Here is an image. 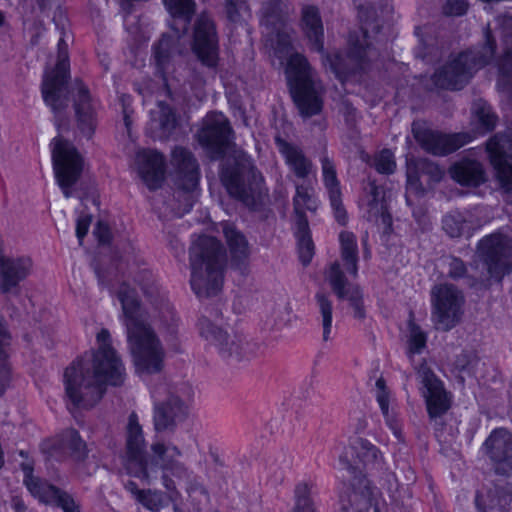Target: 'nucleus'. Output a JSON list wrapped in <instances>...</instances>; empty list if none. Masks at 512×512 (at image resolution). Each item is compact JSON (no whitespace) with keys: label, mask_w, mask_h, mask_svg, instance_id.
Returning <instances> with one entry per match:
<instances>
[{"label":"nucleus","mask_w":512,"mask_h":512,"mask_svg":"<svg viewBox=\"0 0 512 512\" xmlns=\"http://www.w3.org/2000/svg\"><path fill=\"white\" fill-rule=\"evenodd\" d=\"M97 351L74 361L66 368L64 385L66 396L77 408H91L100 401L105 385H121L126 373L122 360L111 346L107 329L96 336Z\"/></svg>","instance_id":"obj_1"},{"label":"nucleus","mask_w":512,"mask_h":512,"mask_svg":"<svg viewBox=\"0 0 512 512\" xmlns=\"http://www.w3.org/2000/svg\"><path fill=\"white\" fill-rule=\"evenodd\" d=\"M69 60L66 49L59 43L58 61L55 68L44 75L41 92L43 100L55 115L64 111L69 104L68 94L73 95L77 126L80 132L90 138L98 123L99 103L81 80H75L71 90L68 88Z\"/></svg>","instance_id":"obj_2"},{"label":"nucleus","mask_w":512,"mask_h":512,"mask_svg":"<svg viewBox=\"0 0 512 512\" xmlns=\"http://www.w3.org/2000/svg\"><path fill=\"white\" fill-rule=\"evenodd\" d=\"M122 305L127 342L136 372L139 375L159 373L164 367L165 350L153 329L145 323L134 289L123 284L118 291Z\"/></svg>","instance_id":"obj_3"},{"label":"nucleus","mask_w":512,"mask_h":512,"mask_svg":"<svg viewBox=\"0 0 512 512\" xmlns=\"http://www.w3.org/2000/svg\"><path fill=\"white\" fill-rule=\"evenodd\" d=\"M225 252L214 237L201 236L190 248L192 290L199 298L216 295L223 285Z\"/></svg>","instance_id":"obj_4"},{"label":"nucleus","mask_w":512,"mask_h":512,"mask_svg":"<svg viewBox=\"0 0 512 512\" xmlns=\"http://www.w3.org/2000/svg\"><path fill=\"white\" fill-rule=\"evenodd\" d=\"M285 74L292 99L304 118L317 115L323 107V85L307 58L298 52L287 57Z\"/></svg>","instance_id":"obj_5"},{"label":"nucleus","mask_w":512,"mask_h":512,"mask_svg":"<svg viewBox=\"0 0 512 512\" xmlns=\"http://www.w3.org/2000/svg\"><path fill=\"white\" fill-rule=\"evenodd\" d=\"M486 45L482 54L469 51L459 54L437 70L433 76L436 87L458 90L463 88L473 73L489 62L495 53V43L489 29L485 32Z\"/></svg>","instance_id":"obj_6"},{"label":"nucleus","mask_w":512,"mask_h":512,"mask_svg":"<svg viewBox=\"0 0 512 512\" xmlns=\"http://www.w3.org/2000/svg\"><path fill=\"white\" fill-rule=\"evenodd\" d=\"M476 257L487 273L477 282L480 287L488 289L492 281L501 283L512 272V238L500 232L483 237L477 244Z\"/></svg>","instance_id":"obj_7"},{"label":"nucleus","mask_w":512,"mask_h":512,"mask_svg":"<svg viewBox=\"0 0 512 512\" xmlns=\"http://www.w3.org/2000/svg\"><path fill=\"white\" fill-rule=\"evenodd\" d=\"M193 389L181 384L165 389V397L160 392L154 393L153 425L157 432L173 431L189 414V406L193 399Z\"/></svg>","instance_id":"obj_8"},{"label":"nucleus","mask_w":512,"mask_h":512,"mask_svg":"<svg viewBox=\"0 0 512 512\" xmlns=\"http://www.w3.org/2000/svg\"><path fill=\"white\" fill-rule=\"evenodd\" d=\"M221 181L228 193L253 207L266 194L267 189L262 174L247 160L238 161L235 167H224Z\"/></svg>","instance_id":"obj_9"},{"label":"nucleus","mask_w":512,"mask_h":512,"mask_svg":"<svg viewBox=\"0 0 512 512\" xmlns=\"http://www.w3.org/2000/svg\"><path fill=\"white\" fill-rule=\"evenodd\" d=\"M262 25L266 28L267 45L274 55L283 58L292 50L288 9L280 0H269L262 8Z\"/></svg>","instance_id":"obj_10"},{"label":"nucleus","mask_w":512,"mask_h":512,"mask_svg":"<svg viewBox=\"0 0 512 512\" xmlns=\"http://www.w3.org/2000/svg\"><path fill=\"white\" fill-rule=\"evenodd\" d=\"M199 331L200 335L209 344L215 346L219 354L225 359L249 360L256 354L257 347L255 344L248 342L241 335H229L207 318H202L199 321Z\"/></svg>","instance_id":"obj_11"},{"label":"nucleus","mask_w":512,"mask_h":512,"mask_svg":"<svg viewBox=\"0 0 512 512\" xmlns=\"http://www.w3.org/2000/svg\"><path fill=\"white\" fill-rule=\"evenodd\" d=\"M55 176L66 198L71 197V187L78 181L83 161L76 148L61 137L51 142Z\"/></svg>","instance_id":"obj_12"},{"label":"nucleus","mask_w":512,"mask_h":512,"mask_svg":"<svg viewBox=\"0 0 512 512\" xmlns=\"http://www.w3.org/2000/svg\"><path fill=\"white\" fill-rule=\"evenodd\" d=\"M145 448L142 426L137 414L133 412L126 425L124 465L128 474L149 484L152 467L145 457Z\"/></svg>","instance_id":"obj_13"},{"label":"nucleus","mask_w":512,"mask_h":512,"mask_svg":"<svg viewBox=\"0 0 512 512\" xmlns=\"http://www.w3.org/2000/svg\"><path fill=\"white\" fill-rule=\"evenodd\" d=\"M432 320L439 330L452 329L462 316L464 296L451 284L436 285L431 291Z\"/></svg>","instance_id":"obj_14"},{"label":"nucleus","mask_w":512,"mask_h":512,"mask_svg":"<svg viewBox=\"0 0 512 512\" xmlns=\"http://www.w3.org/2000/svg\"><path fill=\"white\" fill-rule=\"evenodd\" d=\"M151 451L154 455L156 463L149 461V465L152 467L150 471V479L152 473H156L157 466L162 470V484L167 491L176 493V483L173 478L177 480L188 479L191 475V471L188 467L181 462L179 459L182 457V451L172 443H164L157 441L152 443Z\"/></svg>","instance_id":"obj_15"},{"label":"nucleus","mask_w":512,"mask_h":512,"mask_svg":"<svg viewBox=\"0 0 512 512\" xmlns=\"http://www.w3.org/2000/svg\"><path fill=\"white\" fill-rule=\"evenodd\" d=\"M151 451L154 455L156 463L149 461V465L152 467L150 471V479L152 473H156L157 466L162 470V484L167 491L176 493V483L173 478L177 480L188 479L191 475V471L188 467L181 462L179 459L182 457V451L172 443H164L157 441L152 443Z\"/></svg>","instance_id":"obj_16"},{"label":"nucleus","mask_w":512,"mask_h":512,"mask_svg":"<svg viewBox=\"0 0 512 512\" xmlns=\"http://www.w3.org/2000/svg\"><path fill=\"white\" fill-rule=\"evenodd\" d=\"M350 52L344 57L340 53L327 55L323 60L325 67L329 66L331 71L342 82L346 81L348 75L357 69H364L366 61L376 55L375 50L370 46L367 41L366 30L362 31V41L354 40L350 35L349 38Z\"/></svg>","instance_id":"obj_17"},{"label":"nucleus","mask_w":512,"mask_h":512,"mask_svg":"<svg viewBox=\"0 0 512 512\" xmlns=\"http://www.w3.org/2000/svg\"><path fill=\"white\" fill-rule=\"evenodd\" d=\"M232 129L226 116L212 112L202 120L197 133L199 144L215 156H221L230 142Z\"/></svg>","instance_id":"obj_18"},{"label":"nucleus","mask_w":512,"mask_h":512,"mask_svg":"<svg viewBox=\"0 0 512 512\" xmlns=\"http://www.w3.org/2000/svg\"><path fill=\"white\" fill-rule=\"evenodd\" d=\"M490 162L496 170L497 179L503 189L512 192V137L498 134L487 142Z\"/></svg>","instance_id":"obj_19"},{"label":"nucleus","mask_w":512,"mask_h":512,"mask_svg":"<svg viewBox=\"0 0 512 512\" xmlns=\"http://www.w3.org/2000/svg\"><path fill=\"white\" fill-rule=\"evenodd\" d=\"M193 51L201 63L214 68L219 60L218 38L210 17L201 14L195 24Z\"/></svg>","instance_id":"obj_20"},{"label":"nucleus","mask_w":512,"mask_h":512,"mask_svg":"<svg viewBox=\"0 0 512 512\" xmlns=\"http://www.w3.org/2000/svg\"><path fill=\"white\" fill-rule=\"evenodd\" d=\"M418 375L424 387L422 395L425 398L430 418L440 417L446 413L451 406V399L444 389L442 381L425 366H422L418 370Z\"/></svg>","instance_id":"obj_21"},{"label":"nucleus","mask_w":512,"mask_h":512,"mask_svg":"<svg viewBox=\"0 0 512 512\" xmlns=\"http://www.w3.org/2000/svg\"><path fill=\"white\" fill-rule=\"evenodd\" d=\"M413 132L424 150L439 156L452 153L471 141L470 135L466 133L443 134L438 131L415 128Z\"/></svg>","instance_id":"obj_22"},{"label":"nucleus","mask_w":512,"mask_h":512,"mask_svg":"<svg viewBox=\"0 0 512 512\" xmlns=\"http://www.w3.org/2000/svg\"><path fill=\"white\" fill-rule=\"evenodd\" d=\"M172 165L177 170V183L181 190L190 193L187 196L189 211L192 207V193L196 190L199 182V168L192 153L183 148L176 147L172 151Z\"/></svg>","instance_id":"obj_23"},{"label":"nucleus","mask_w":512,"mask_h":512,"mask_svg":"<svg viewBox=\"0 0 512 512\" xmlns=\"http://www.w3.org/2000/svg\"><path fill=\"white\" fill-rule=\"evenodd\" d=\"M486 454L498 474L512 472V434L506 429H495L484 443Z\"/></svg>","instance_id":"obj_24"},{"label":"nucleus","mask_w":512,"mask_h":512,"mask_svg":"<svg viewBox=\"0 0 512 512\" xmlns=\"http://www.w3.org/2000/svg\"><path fill=\"white\" fill-rule=\"evenodd\" d=\"M340 461L347 468L363 466L368 469H378L383 464V455L380 450L363 438L353 440L340 455Z\"/></svg>","instance_id":"obj_25"},{"label":"nucleus","mask_w":512,"mask_h":512,"mask_svg":"<svg viewBox=\"0 0 512 512\" xmlns=\"http://www.w3.org/2000/svg\"><path fill=\"white\" fill-rule=\"evenodd\" d=\"M360 207L368 221L384 228L392 225L391 215L388 212L384 190L374 181L368 183L365 193L360 200Z\"/></svg>","instance_id":"obj_26"},{"label":"nucleus","mask_w":512,"mask_h":512,"mask_svg":"<svg viewBox=\"0 0 512 512\" xmlns=\"http://www.w3.org/2000/svg\"><path fill=\"white\" fill-rule=\"evenodd\" d=\"M135 166L139 176L149 189H156L161 185L165 174L162 154L155 150H140L135 156Z\"/></svg>","instance_id":"obj_27"},{"label":"nucleus","mask_w":512,"mask_h":512,"mask_svg":"<svg viewBox=\"0 0 512 512\" xmlns=\"http://www.w3.org/2000/svg\"><path fill=\"white\" fill-rule=\"evenodd\" d=\"M326 279L339 299L349 300L354 309V316L363 318L365 313L362 304V294L357 286L350 285L347 282L338 262L331 264L326 273Z\"/></svg>","instance_id":"obj_28"},{"label":"nucleus","mask_w":512,"mask_h":512,"mask_svg":"<svg viewBox=\"0 0 512 512\" xmlns=\"http://www.w3.org/2000/svg\"><path fill=\"white\" fill-rule=\"evenodd\" d=\"M275 143L286 166L294 177L305 181L311 174H313V163L299 146L280 137L275 138Z\"/></svg>","instance_id":"obj_29"},{"label":"nucleus","mask_w":512,"mask_h":512,"mask_svg":"<svg viewBox=\"0 0 512 512\" xmlns=\"http://www.w3.org/2000/svg\"><path fill=\"white\" fill-rule=\"evenodd\" d=\"M320 163L323 182L328 191L335 219L339 224L344 225L347 222V213L342 203V193L334 162L329 158L327 153H323L320 158Z\"/></svg>","instance_id":"obj_30"},{"label":"nucleus","mask_w":512,"mask_h":512,"mask_svg":"<svg viewBox=\"0 0 512 512\" xmlns=\"http://www.w3.org/2000/svg\"><path fill=\"white\" fill-rule=\"evenodd\" d=\"M176 117L172 109L159 102L157 107L151 111V119L148 129L154 138L167 139L176 128Z\"/></svg>","instance_id":"obj_31"},{"label":"nucleus","mask_w":512,"mask_h":512,"mask_svg":"<svg viewBox=\"0 0 512 512\" xmlns=\"http://www.w3.org/2000/svg\"><path fill=\"white\" fill-rule=\"evenodd\" d=\"M451 177L463 186L477 187L486 181L483 166L473 160H462L449 169Z\"/></svg>","instance_id":"obj_32"},{"label":"nucleus","mask_w":512,"mask_h":512,"mask_svg":"<svg viewBox=\"0 0 512 512\" xmlns=\"http://www.w3.org/2000/svg\"><path fill=\"white\" fill-rule=\"evenodd\" d=\"M476 505L480 512H512V492L504 487L477 495Z\"/></svg>","instance_id":"obj_33"},{"label":"nucleus","mask_w":512,"mask_h":512,"mask_svg":"<svg viewBox=\"0 0 512 512\" xmlns=\"http://www.w3.org/2000/svg\"><path fill=\"white\" fill-rule=\"evenodd\" d=\"M24 472V485L31 495L45 504H52L57 496L59 488L47 483L32 473V467L28 464L22 466Z\"/></svg>","instance_id":"obj_34"},{"label":"nucleus","mask_w":512,"mask_h":512,"mask_svg":"<svg viewBox=\"0 0 512 512\" xmlns=\"http://www.w3.org/2000/svg\"><path fill=\"white\" fill-rule=\"evenodd\" d=\"M302 28L313 45L318 51H323V25L319 11L314 6H306L302 10Z\"/></svg>","instance_id":"obj_35"},{"label":"nucleus","mask_w":512,"mask_h":512,"mask_svg":"<svg viewBox=\"0 0 512 512\" xmlns=\"http://www.w3.org/2000/svg\"><path fill=\"white\" fill-rule=\"evenodd\" d=\"M375 386V397L386 420V424L390 427L395 437L401 441L402 426L394 410L390 409V392L386 388L385 380L383 378L377 379Z\"/></svg>","instance_id":"obj_36"},{"label":"nucleus","mask_w":512,"mask_h":512,"mask_svg":"<svg viewBox=\"0 0 512 512\" xmlns=\"http://www.w3.org/2000/svg\"><path fill=\"white\" fill-rule=\"evenodd\" d=\"M341 260L348 274L357 277L358 274V245L356 236L348 231L339 235Z\"/></svg>","instance_id":"obj_37"},{"label":"nucleus","mask_w":512,"mask_h":512,"mask_svg":"<svg viewBox=\"0 0 512 512\" xmlns=\"http://www.w3.org/2000/svg\"><path fill=\"white\" fill-rule=\"evenodd\" d=\"M497 22L501 27V33L504 38L505 44L512 43V16H500L497 18ZM512 69V48H507L503 59L499 65V71L501 73V79L499 80V88L503 91L506 90L504 81H509L508 74Z\"/></svg>","instance_id":"obj_38"},{"label":"nucleus","mask_w":512,"mask_h":512,"mask_svg":"<svg viewBox=\"0 0 512 512\" xmlns=\"http://www.w3.org/2000/svg\"><path fill=\"white\" fill-rule=\"evenodd\" d=\"M222 227L232 258L239 262L246 260L250 248L245 236L231 223H224Z\"/></svg>","instance_id":"obj_39"},{"label":"nucleus","mask_w":512,"mask_h":512,"mask_svg":"<svg viewBox=\"0 0 512 512\" xmlns=\"http://www.w3.org/2000/svg\"><path fill=\"white\" fill-rule=\"evenodd\" d=\"M296 193L293 197L294 212L297 221L306 218L305 211H315L317 209V201L313 195V188L306 181L303 183L295 182Z\"/></svg>","instance_id":"obj_40"},{"label":"nucleus","mask_w":512,"mask_h":512,"mask_svg":"<svg viewBox=\"0 0 512 512\" xmlns=\"http://www.w3.org/2000/svg\"><path fill=\"white\" fill-rule=\"evenodd\" d=\"M10 343V332L4 319L0 316V395L4 393L11 379V367L7 353V347Z\"/></svg>","instance_id":"obj_41"},{"label":"nucleus","mask_w":512,"mask_h":512,"mask_svg":"<svg viewBox=\"0 0 512 512\" xmlns=\"http://www.w3.org/2000/svg\"><path fill=\"white\" fill-rule=\"evenodd\" d=\"M295 235L298 242L300 261L306 266L311 262L314 255V243L310 235L307 218H302L296 222Z\"/></svg>","instance_id":"obj_42"},{"label":"nucleus","mask_w":512,"mask_h":512,"mask_svg":"<svg viewBox=\"0 0 512 512\" xmlns=\"http://www.w3.org/2000/svg\"><path fill=\"white\" fill-rule=\"evenodd\" d=\"M313 485L307 482H300L295 487L294 512H316L312 500Z\"/></svg>","instance_id":"obj_43"},{"label":"nucleus","mask_w":512,"mask_h":512,"mask_svg":"<svg viewBox=\"0 0 512 512\" xmlns=\"http://www.w3.org/2000/svg\"><path fill=\"white\" fill-rule=\"evenodd\" d=\"M63 447L68 449L75 460H83L87 455L86 443L81 439L79 433L70 429L63 434Z\"/></svg>","instance_id":"obj_44"},{"label":"nucleus","mask_w":512,"mask_h":512,"mask_svg":"<svg viewBox=\"0 0 512 512\" xmlns=\"http://www.w3.org/2000/svg\"><path fill=\"white\" fill-rule=\"evenodd\" d=\"M166 9L173 17L184 20V29H186L191 16L194 12V0H163Z\"/></svg>","instance_id":"obj_45"},{"label":"nucleus","mask_w":512,"mask_h":512,"mask_svg":"<svg viewBox=\"0 0 512 512\" xmlns=\"http://www.w3.org/2000/svg\"><path fill=\"white\" fill-rule=\"evenodd\" d=\"M316 301L321 315V323L323 327V340L330 339L332 329V302L324 294H316Z\"/></svg>","instance_id":"obj_46"},{"label":"nucleus","mask_w":512,"mask_h":512,"mask_svg":"<svg viewBox=\"0 0 512 512\" xmlns=\"http://www.w3.org/2000/svg\"><path fill=\"white\" fill-rule=\"evenodd\" d=\"M351 508L355 512H368L373 508V491L369 487L363 490H354L349 495Z\"/></svg>","instance_id":"obj_47"},{"label":"nucleus","mask_w":512,"mask_h":512,"mask_svg":"<svg viewBox=\"0 0 512 512\" xmlns=\"http://www.w3.org/2000/svg\"><path fill=\"white\" fill-rule=\"evenodd\" d=\"M473 113L483 128V132L493 130L496 126L497 116L485 102L479 100L474 103Z\"/></svg>","instance_id":"obj_48"},{"label":"nucleus","mask_w":512,"mask_h":512,"mask_svg":"<svg viewBox=\"0 0 512 512\" xmlns=\"http://www.w3.org/2000/svg\"><path fill=\"white\" fill-rule=\"evenodd\" d=\"M174 38L172 36L164 35L154 48V55L157 66L165 72L169 62L171 52L174 47Z\"/></svg>","instance_id":"obj_49"},{"label":"nucleus","mask_w":512,"mask_h":512,"mask_svg":"<svg viewBox=\"0 0 512 512\" xmlns=\"http://www.w3.org/2000/svg\"><path fill=\"white\" fill-rule=\"evenodd\" d=\"M374 167L382 174H392L396 169L394 154L389 149H383L374 156Z\"/></svg>","instance_id":"obj_50"},{"label":"nucleus","mask_w":512,"mask_h":512,"mask_svg":"<svg viewBox=\"0 0 512 512\" xmlns=\"http://www.w3.org/2000/svg\"><path fill=\"white\" fill-rule=\"evenodd\" d=\"M442 224L443 229L450 237H459L465 228V220L459 213L446 215Z\"/></svg>","instance_id":"obj_51"},{"label":"nucleus","mask_w":512,"mask_h":512,"mask_svg":"<svg viewBox=\"0 0 512 512\" xmlns=\"http://www.w3.org/2000/svg\"><path fill=\"white\" fill-rule=\"evenodd\" d=\"M426 340V335L420 327L414 323H410L408 338L409 352L413 354L420 353L426 345Z\"/></svg>","instance_id":"obj_52"},{"label":"nucleus","mask_w":512,"mask_h":512,"mask_svg":"<svg viewBox=\"0 0 512 512\" xmlns=\"http://www.w3.org/2000/svg\"><path fill=\"white\" fill-rule=\"evenodd\" d=\"M137 501L151 511H158L163 506L162 494L158 491L143 490Z\"/></svg>","instance_id":"obj_53"},{"label":"nucleus","mask_w":512,"mask_h":512,"mask_svg":"<svg viewBox=\"0 0 512 512\" xmlns=\"http://www.w3.org/2000/svg\"><path fill=\"white\" fill-rule=\"evenodd\" d=\"M248 7L245 0H226V12L228 18L233 21H239L240 17L246 13Z\"/></svg>","instance_id":"obj_54"},{"label":"nucleus","mask_w":512,"mask_h":512,"mask_svg":"<svg viewBox=\"0 0 512 512\" xmlns=\"http://www.w3.org/2000/svg\"><path fill=\"white\" fill-rule=\"evenodd\" d=\"M60 507L64 512H80L79 506L74 499L62 490H58L57 496L54 498L53 503Z\"/></svg>","instance_id":"obj_55"},{"label":"nucleus","mask_w":512,"mask_h":512,"mask_svg":"<svg viewBox=\"0 0 512 512\" xmlns=\"http://www.w3.org/2000/svg\"><path fill=\"white\" fill-rule=\"evenodd\" d=\"M442 9L447 16H462L468 10V3L465 0H448Z\"/></svg>","instance_id":"obj_56"},{"label":"nucleus","mask_w":512,"mask_h":512,"mask_svg":"<svg viewBox=\"0 0 512 512\" xmlns=\"http://www.w3.org/2000/svg\"><path fill=\"white\" fill-rule=\"evenodd\" d=\"M418 168L423 174L428 175L433 182H438L444 175L443 170L436 164L428 161H419Z\"/></svg>","instance_id":"obj_57"},{"label":"nucleus","mask_w":512,"mask_h":512,"mask_svg":"<svg viewBox=\"0 0 512 512\" xmlns=\"http://www.w3.org/2000/svg\"><path fill=\"white\" fill-rule=\"evenodd\" d=\"M448 275L453 279H458L465 276L467 269L465 263L456 257L448 258Z\"/></svg>","instance_id":"obj_58"},{"label":"nucleus","mask_w":512,"mask_h":512,"mask_svg":"<svg viewBox=\"0 0 512 512\" xmlns=\"http://www.w3.org/2000/svg\"><path fill=\"white\" fill-rule=\"evenodd\" d=\"M91 221H92V217L90 215H81L77 219L76 235H77V238H78L80 244H82L83 238L88 233Z\"/></svg>","instance_id":"obj_59"},{"label":"nucleus","mask_w":512,"mask_h":512,"mask_svg":"<svg viewBox=\"0 0 512 512\" xmlns=\"http://www.w3.org/2000/svg\"><path fill=\"white\" fill-rule=\"evenodd\" d=\"M187 482L186 490L189 494H196L200 493L204 495L205 497H208L207 490L203 486V484L195 477L193 476V473L191 472V475L188 479H184Z\"/></svg>","instance_id":"obj_60"},{"label":"nucleus","mask_w":512,"mask_h":512,"mask_svg":"<svg viewBox=\"0 0 512 512\" xmlns=\"http://www.w3.org/2000/svg\"><path fill=\"white\" fill-rule=\"evenodd\" d=\"M93 234L96 236V238L98 239V241L100 243H107L109 242L110 240V230H109V227L99 221L97 224H96V227L93 231Z\"/></svg>","instance_id":"obj_61"},{"label":"nucleus","mask_w":512,"mask_h":512,"mask_svg":"<svg viewBox=\"0 0 512 512\" xmlns=\"http://www.w3.org/2000/svg\"><path fill=\"white\" fill-rule=\"evenodd\" d=\"M125 489L130 492L137 500L143 490L139 489L137 484L133 481H128L125 484Z\"/></svg>","instance_id":"obj_62"},{"label":"nucleus","mask_w":512,"mask_h":512,"mask_svg":"<svg viewBox=\"0 0 512 512\" xmlns=\"http://www.w3.org/2000/svg\"><path fill=\"white\" fill-rule=\"evenodd\" d=\"M162 317L166 322L174 319V313L168 303L163 304Z\"/></svg>","instance_id":"obj_63"},{"label":"nucleus","mask_w":512,"mask_h":512,"mask_svg":"<svg viewBox=\"0 0 512 512\" xmlns=\"http://www.w3.org/2000/svg\"><path fill=\"white\" fill-rule=\"evenodd\" d=\"M407 181H408L409 188L417 187V179H414L410 172H408V174H407Z\"/></svg>","instance_id":"obj_64"}]
</instances>
